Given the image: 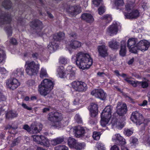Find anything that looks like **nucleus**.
Returning <instances> with one entry per match:
<instances>
[{
	"mask_svg": "<svg viewBox=\"0 0 150 150\" xmlns=\"http://www.w3.org/2000/svg\"><path fill=\"white\" fill-rule=\"evenodd\" d=\"M93 62V59L88 53L80 52L76 55V64L79 68L82 69L89 68Z\"/></svg>",
	"mask_w": 150,
	"mask_h": 150,
	"instance_id": "obj_1",
	"label": "nucleus"
},
{
	"mask_svg": "<svg viewBox=\"0 0 150 150\" xmlns=\"http://www.w3.org/2000/svg\"><path fill=\"white\" fill-rule=\"evenodd\" d=\"M131 119L141 130L145 129V127L147 125L146 122L148 121V120H144L142 114L138 111L133 112L131 116Z\"/></svg>",
	"mask_w": 150,
	"mask_h": 150,
	"instance_id": "obj_2",
	"label": "nucleus"
},
{
	"mask_svg": "<svg viewBox=\"0 0 150 150\" xmlns=\"http://www.w3.org/2000/svg\"><path fill=\"white\" fill-rule=\"evenodd\" d=\"M48 120L52 122V126L56 128H59L62 126L61 121L63 119L61 113L58 112H52L48 114Z\"/></svg>",
	"mask_w": 150,
	"mask_h": 150,
	"instance_id": "obj_3",
	"label": "nucleus"
},
{
	"mask_svg": "<svg viewBox=\"0 0 150 150\" xmlns=\"http://www.w3.org/2000/svg\"><path fill=\"white\" fill-rule=\"evenodd\" d=\"M54 86V83L52 81L48 79H45L39 86V91L40 94L49 93L53 89Z\"/></svg>",
	"mask_w": 150,
	"mask_h": 150,
	"instance_id": "obj_4",
	"label": "nucleus"
},
{
	"mask_svg": "<svg viewBox=\"0 0 150 150\" xmlns=\"http://www.w3.org/2000/svg\"><path fill=\"white\" fill-rule=\"evenodd\" d=\"M64 33L63 32H59L55 34L53 37V41L50 42L47 46L50 52H53L59 47V45L56 42L63 39L64 37Z\"/></svg>",
	"mask_w": 150,
	"mask_h": 150,
	"instance_id": "obj_5",
	"label": "nucleus"
},
{
	"mask_svg": "<svg viewBox=\"0 0 150 150\" xmlns=\"http://www.w3.org/2000/svg\"><path fill=\"white\" fill-rule=\"evenodd\" d=\"M26 64L27 65L26 71L28 74L32 75L37 74L40 68L38 63L36 64L34 61H26Z\"/></svg>",
	"mask_w": 150,
	"mask_h": 150,
	"instance_id": "obj_6",
	"label": "nucleus"
},
{
	"mask_svg": "<svg viewBox=\"0 0 150 150\" xmlns=\"http://www.w3.org/2000/svg\"><path fill=\"white\" fill-rule=\"evenodd\" d=\"M71 85L74 90L78 92H85L88 88L87 84L82 81H74L71 83Z\"/></svg>",
	"mask_w": 150,
	"mask_h": 150,
	"instance_id": "obj_7",
	"label": "nucleus"
},
{
	"mask_svg": "<svg viewBox=\"0 0 150 150\" xmlns=\"http://www.w3.org/2000/svg\"><path fill=\"white\" fill-rule=\"evenodd\" d=\"M68 144L71 148H74L76 149H82L85 146L84 143H79L77 141L71 137H69L68 139Z\"/></svg>",
	"mask_w": 150,
	"mask_h": 150,
	"instance_id": "obj_8",
	"label": "nucleus"
},
{
	"mask_svg": "<svg viewBox=\"0 0 150 150\" xmlns=\"http://www.w3.org/2000/svg\"><path fill=\"white\" fill-rule=\"evenodd\" d=\"M33 141H35L38 144L43 145L44 146L48 147L50 145V143L48 139L46 138L45 136H39V135H33L32 136Z\"/></svg>",
	"mask_w": 150,
	"mask_h": 150,
	"instance_id": "obj_9",
	"label": "nucleus"
},
{
	"mask_svg": "<svg viewBox=\"0 0 150 150\" xmlns=\"http://www.w3.org/2000/svg\"><path fill=\"white\" fill-rule=\"evenodd\" d=\"M138 42L137 38H131L128 40L127 42V46L129 48L130 52L134 53H137V43Z\"/></svg>",
	"mask_w": 150,
	"mask_h": 150,
	"instance_id": "obj_10",
	"label": "nucleus"
},
{
	"mask_svg": "<svg viewBox=\"0 0 150 150\" xmlns=\"http://www.w3.org/2000/svg\"><path fill=\"white\" fill-rule=\"evenodd\" d=\"M124 80L129 84H131L133 86L136 87L137 86H141L142 88H146L149 85L148 80L144 81H133L130 80L129 78L127 77Z\"/></svg>",
	"mask_w": 150,
	"mask_h": 150,
	"instance_id": "obj_11",
	"label": "nucleus"
},
{
	"mask_svg": "<svg viewBox=\"0 0 150 150\" xmlns=\"http://www.w3.org/2000/svg\"><path fill=\"white\" fill-rule=\"evenodd\" d=\"M116 111L117 113L120 115H123L126 114L127 110L126 104L121 102H118L117 104Z\"/></svg>",
	"mask_w": 150,
	"mask_h": 150,
	"instance_id": "obj_12",
	"label": "nucleus"
},
{
	"mask_svg": "<svg viewBox=\"0 0 150 150\" xmlns=\"http://www.w3.org/2000/svg\"><path fill=\"white\" fill-rule=\"evenodd\" d=\"M30 25L33 29L36 30L37 33L40 31L43 27L42 22L38 19L33 20L30 23Z\"/></svg>",
	"mask_w": 150,
	"mask_h": 150,
	"instance_id": "obj_13",
	"label": "nucleus"
},
{
	"mask_svg": "<svg viewBox=\"0 0 150 150\" xmlns=\"http://www.w3.org/2000/svg\"><path fill=\"white\" fill-rule=\"evenodd\" d=\"M97 49L99 55L101 57H105L108 55V47L105 45V43H103L101 45L98 46Z\"/></svg>",
	"mask_w": 150,
	"mask_h": 150,
	"instance_id": "obj_14",
	"label": "nucleus"
},
{
	"mask_svg": "<svg viewBox=\"0 0 150 150\" xmlns=\"http://www.w3.org/2000/svg\"><path fill=\"white\" fill-rule=\"evenodd\" d=\"M20 84L19 82L16 79H11L6 81L7 87L13 90L16 89Z\"/></svg>",
	"mask_w": 150,
	"mask_h": 150,
	"instance_id": "obj_15",
	"label": "nucleus"
},
{
	"mask_svg": "<svg viewBox=\"0 0 150 150\" xmlns=\"http://www.w3.org/2000/svg\"><path fill=\"white\" fill-rule=\"evenodd\" d=\"M112 140L117 144L120 145L121 147L122 145L125 144L126 143L125 139L119 134L114 135L112 137Z\"/></svg>",
	"mask_w": 150,
	"mask_h": 150,
	"instance_id": "obj_16",
	"label": "nucleus"
},
{
	"mask_svg": "<svg viewBox=\"0 0 150 150\" xmlns=\"http://www.w3.org/2000/svg\"><path fill=\"white\" fill-rule=\"evenodd\" d=\"M118 31L117 23L115 22L108 27L106 30V33L109 35L112 36L114 34H116Z\"/></svg>",
	"mask_w": 150,
	"mask_h": 150,
	"instance_id": "obj_17",
	"label": "nucleus"
},
{
	"mask_svg": "<svg viewBox=\"0 0 150 150\" xmlns=\"http://www.w3.org/2000/svg\"><path fill=\"white\" fill-rule=\"evenodd\" d=\"M150 46L149 42L146 40H141L137 43V52L138 49L142 51H145L147 50Z\"/></svg>",
	"mask_w": 150,
	"mask_h": 150,
	"instance_id": "obj_18",
	"label": "nucleus"
},
{
	"mask_svg": "<svg viewBox=\"0 0 150 150\" xmlns=\"http://www.w3.org/2000/svg\"><path fill=\"white\" fill-rule=\"evenodd\" d=\"M112 108L111 106H107L103 110V115L105 116L108 125L109 121L112 116Z\"/></svg>",
	"mask_w": 150,
	"mask_h": 150,
	"instance_id": "obj_19",
	"label": "nucleus"
},
{
	"mask_svg": "<svg viewBox=\"0 0 150 150\" xmlns=\"http://www.w3.org/2000/svg\"><path fill=\"white\" fill-rule=\"evenodd\" d=\"M126 18L127 19H136L140 15V12L137 9L133 10L130 13H124Z\"/></svg>",
	"mask_w": 150,
	"mask_h": 150,
	"instance_id": "obj_20",
	"label": "nucleus"
},
{
	"mask_svg": "<svg viewBox=\"0 0 150 150\" xmlns=\"http://www.w3.org/2000/svg\"><path fill=\"white\" fill-rule=\"evenodd\" d=\"M11 20V18L9 14H5L2 13L0 10V25L7 23H9Z\"/></svg>",
	"mask_w": 150,
	"mask_h": 150,
	"instance_id": "obj_21",
	"label": "nucleus"
},
{
	"mask_svg": "<svg viewBox=\"0 0 150 150\" xmlns=\"http://www.w3.org/2000/svg\"><path fill=\"white\" fill-rule=\"evenodd\" d=\"M90 107L89 109L90 115L92 117H95L98 113V105L95 103H91Z\"/></svg>",
	"mask_w": 150,
	"mask_h": 150,
	"instance_id": "obj_22",
	"label": "nucleus"
},
{
	"mask_svg": "<svg viewBox=\"0 0 150 150\" xmlns=\"http://www.w3.org/2000/svg\"><path fill=\"white\" fill-rule=\"evenodd\" d=\"M67 11L70 15L74 16L78 13H80L81 11V10L79 7L71 6H70L68 9Z\"/></svg>",
	"mask_w": 150,
	"mask_h": 150,
	"instance_id": "obj_23",
	"label": "nucleus"
},
{
	"mask_svg": "<svg viewBox=\"0 0 150 150\" xmlns=\"http://www.w3.org/2000/svg\"><path fill=\"white\" fill-rule=\"evenodd\" d=\"M74 130L75 136L77 137H80V136H83L85 132V130L84 127L81 126H78L75 127Z\"/></svg>",
	"mask_w": 150,
	"mask_h": 150,
	"instance_id": "obj_24",
	"label": "nucleus"
},
{
	"mask_svg": "<svg viewBox=\"0 0 150 150\" xmlns=\"http://www.w3.org/2000/svg\"><path fill=\"white\" fill-rule=\"evenodd\" d=\"M81 17L82 19L85 20L88 23H92L94 20L93 17L90 13H83Z\"/></svg>",
	"mask_w": 150,
	"mask_h": 150,
	"instance_id": "obj_25",
	"label": "nucleus"
},
{
	"mask_svg": "<svg viewBox=\"0 0 150 150\" xmlns=\"http://www.w3.org/2000/svg\"><path fill=\"white\" fill-rule=\"evenodd\" d=\"M81 42L75 40H72L69 42V46L73 49L79 48L81 47Z\"/></svg>",
	"mask_w": 150,
	"mask_h": 150,
	"instance_id": "obj_26",
	"label": "nucleus"
},
{
	"mask_svg": "<svg viewBox=\"0 0 150 150\" xmlns=\"http://www.w3.org/2000/svg\"><path fill=\"white\" fill-rule=\"evenodd\" d=\"M111 123L113 126L116 127L118 129H121L124 126L123 122H120L117 119H112Z\"/></svg>",
	"mask_w": 150,
	"mask_h": 150,
	"instance_id": "obj_27",
	"label": "nucleus"
},
{
	"mask_svg": "<svg viewBox=\"0 0 150 150\" xmlns=\"http://www.w3.org/2000/svg\"><path fill=\"white\" fill-rule=\"evenodd\" d=\"M121 45L120 54L122 56H125L126 54V41L123 40L121 42Z\"/></svg>",
	"mask_w": 150,
	"mask_h": 150,
	"instance_id": "obj_28",
	"label": "nucleus"
},
{
	"mask_svg": "<svg viewBox=\"0 0 150 150\" xmlns=\"http://www.w3.org/2000/svg\"><path fill=\"white\" fill-rule=\"evenodd\" d=\"M39 128L38 129V127L35 124H32L31 126V132H32L33 133H37L40 132L41 130L42 125V124H40L39 125Z\"/></svg>",
	"mask_w": 150,
	"mask_h": 150,
	"instance_id": "obj_29",
	"label": "nucleus"
},
{
	"mask_svg": "<svg viewBox=\"0 0 150 150\" xmlns=\"http://www.w3.org/2000/svg\"><path fill=\"white\" fill-rule=\"evenodd\" d=\"M64 138L63 136L57 137L56 139L52 140L51 142L52 144L55 146V145H57L58 144H60L61 143H62L64 141Z\"/></svg>",
	"mask_w": 150,
	"mask_h": 150,
	"instance_id": "obj_30",
	"label": "nucleus"
},
{
	"mask_svg": "<svg viewBox=\"0 0 150 150\" xmlns=\"http://www.w3.org/2000/svg\"><path fill=\"white\" fill-rule=\"evenodd\" d=\"M57 71L59 76L60 78H64L65 76L66 73L63 66L59 67L57 69Z\"/></svg>",
	"mask_w": 150,
	"mask_h": 150,
	"instance_id": "obj_31",
	"label": "nucleus"
},
{
	"mask_svg": "<svg viewBox=\"0 0 150 150\" xmlns=\"http://www.w3.org/2000/svg\"><path fill=\"white\" fill-rule=\"evenodd\" d=\"M18 114L16 111H9L7 112L6 114L7 118H13L14 117H17Z\"/></svg>",
	"mask_w": 150,
	"mask_h": 150,
	"instance_id": "obj_32",
	"label": "nucleus"
},
{
	"mask_svg": "<svg viewBox=\"0 0 150 150\" xmlns=\"http://www.w3.org/2000/svg\"><path fill=\"white\" fill-rule=\"evenodd\" d=\"M108 45L110 47L113 49H117L119 46L118 42H117L115 40H112L109 42Z\"/></svg>",
	"mask_w": 150,
	"mask_h": 150,
	"instance_id": "obj_33",
	"label": "nucleus"
},
{
	"mask_svg": "<svg viewBox=\"0 0 150 150\" xmlns=\"http://www.w3.org/2000/svg\"><path fill=\"white\" fill-rule=\"evenodd\" d=\"M103 111L101 113V120L100 121V124L103 127H105L106 125H108V121L107 120L105 116H103Z\"/></svg>",
	"mask_w": 150,
	"mask_h": 150,
	"instance_id": "obj_34",
	"label": "nucleus"
},
{
	"mask_svg": "<svg viewBox=\"0 0 150 150\" xmlns=\"http://www.w3.org/2000/svg\"><path fill=\"white\" fill-rule=\"evenodd\" d=\"M48 74L47 72V71L45 68H41L40 73V76L41 78H44V77H47Z\"/></svg>",
	"mask_w": 150,
	"mask_h": 150,
	"instance_id": "obj_35",
	"label": "nucleus"
},
{
	"mask_svg": "<svg viewBox=\"0 0 150 150\" xmlns=\"http://www.w3.org/2000/svg\"><path fill=\"white\" fill-rule=\"evenodd\" d=\"M135 6L134 3L132 2H129L127 3L125 5L126 9L128 11H129L131 10H132Z\"/></svg>",
	"mask_w": 150,
	"mask_h": 150,
	"instance_id": "obj_36",
	"label": "nucleus"
},
{
	"mask_svg": "<svg viewBox=\"0 0 150 150\" xmlns=\"http://www.w3.org/2000/svg\"><path fill=\"white\" fill-rule=\"evenodd\" d=\"M2 5L5 8H11V3L10 0H5L2 3Z\"/></svg>",
	"mask_w": 150,
	"mask_h": 150,
	"instance_id": "obj_37",
	"label": "nucleus"
},
{
	"mask_svg": "<svg viewBox=\"0 0 150 150\" xmlns=\"http://www.w3.org/2000/svg\"><path fill=\"white\" fill-rule=\"evenodd\" d=\"M129 141L132 145H136L138 144L139 142L138 139L133 136L130 138Z\"/></svg>",
	"mask_w": 150,
	"mask_h": 150,
	"instance_id": "obj_38",
	"label": "nucleus"
},
{
	"mask_svg": "<svg viewBox=\"0 0 150 150\" xmlns=\"http://www.w3.org/2000/svg\"><path fill=\"white\" fill-rule=\"evenodd\" d=\"M96 146L98 150H105V148L104 145L102 143H101L100 142H98Z\"/></svg>",
	"mask_w": 150,
	"mask_h": 150,
	"instance_id": "obj_39",
	"label": "nucleus"
},
{
	"mask_svg": "<svg viewBox=\"0 0 150 150\" xmlns=\"http://www.w3.org/2000/svg\"><path fill=\"white\" fill-rule=\"evenodd\" d=\"M101 134L100 132H93V137L95 140H98L99 139Z\"/></svg>",
	"mask_w": 150,
	"mask_h": 150,
	"instance_id": "obj_40",
	"label": "nucleus"
},
{
	"mask_svg": "<svg viewBox=\"0 0 150 150\" xmlns=\"http://www.w3.org/2000/svg\"><path fill=\"white\" fill-rule=\"evenodd\" d=\"M102 18L104 20L106 23H109V22L112 19L111 16H110V15H109V14H106V15H105V16H103Z\"/></svg>",
	"mask_w": 150,
	"mask_h": 150,
	"instance_id": "obj_41",
	"label": "nucleus"
},
{
	"mask_svg": "<svg viewBox=\"0 0 150 150\" xmlns=\"http://www.w3.org/2000/svg\"><path fill=\"white\" fill-rule=\"evenodd\" d=\"M104 92L103 90L101 88H98V89H94L91 92V94H103L104 93Z\"/></svg>",
	"mask_w": 150,
	"mask_h": 150,
	"instance_id": "obj_42",
	"label": "nucleus"
},
{
	"mask_svg": "<svg viewBox=\"0 0 150 150\" xmlns=\"http://www.w3.org/2000/svg\"><path fill=\"white\" fill-rule=\"evenodd\" d=\"M21 139V137H18L16 139H14L13 141L11 144V146L13 147V146H15L16 145L18 144V143L20 142Z\"/></svg>",
	"mask_w": 150,
	"mask_h": 150,
	"instance_id": "obj_43",
	"label": "nucleus"
},
{
	"mask_svg": "<svg viewBox=\"0 0 150 150\" xmlns=\"http://www.w3.org/2000/svg\"><path fill=\"white\" fill-rule=\"evenodd\" d=\"M55 150H68V148L65 145H59L55 147Z\"/></svg>",
	"mask_w": 150,
	"mask_h": 150,
	"instance_id": "obj_44",
	"label": "nucleus"
},
{
	"mask_svg": "<svg viewBox=\"0 0 150 150\" xmlns=\"http://www.w3.org/2000/svg\"><path fill=\"white\" fill-rule=\"evenodd\" d=\"M74 119L78 123H82V120L79 114H76L74 117Z\"/></svg>",
	"mask_w": 150,
	"mask_h": 150,
	"instance_id": "obj_45",
	"label": "nucleus"
},
{
	"mask_svg": "<svg viewBox=\"0 0 150 150\" xmlns=\"http://www.w3.org/2000/svg\"><path fill=\"white\" fill-rule=\"evenodd\" d=\"M5 52L3 50H0V63L5 59Z\"/></svg>",
	"mask_w": 150,
	"mask_h": 150,
	"instance_id": "obj_46",
	"label": "nucleus"
},
{
	"mask_svg": "<svg viewBox=\"0 0 150 150\" xmlns=\"http://www.w3.org/2000/svg\"><path fill=\"white\" fill-rule=\"evenodd\" d=\"M93 95H94L95 97L99 98L102 100L105 99L106 97L105 94H93Z\"/></svg>",
	"mask_w": 150,
	"mask_h": 150,
	"instance_id": "obj_47",
	"label": "nucleus"
},
{
	"mask_svg": "<svg viewBox=\"0 0 150 150\" xmlns=\"http://www.w3.org/2000/svg\"><path fill=\"white\" fill-rule=\"evenodd\" d=\"M133 132L132 130H130V129H125L124 133L125 135L127 136H129L130 135H131L132 134Z\"/></svg>",
	"mask_w": 150,
	"mask_h": 150,
	"instance_id": "obj_48",
	"label": "nucleus"
},
{
	"mask_svg": "<svg viewBox=\"0 0 150 150\" xmlns=\"http://www.w3.org/2000/svg\"><path fill=\"white\" fill-rule=\"evenodd\" d=\"M102 0H93V3L95 6H97L100 4H102Z\"/></svg>",
	"mask_w": 150,
	"mask_h": 150,
	"instance_id": "obj_49",
	"label": "nucleus"
},
{
	"mask_svg": "<svg viewBox=\"0 0 150 150\" xmlns=\"http://www.w3.org/2000/svg\"><path fill=\"white\" fill-rule=\"evenodd\" d=\"M69 79L70 80H74L75 79V73L74 71L71 72L69 74Z\"/></svg>",
	"mask_w": 150,
	"mask_h": 150,
	"instance_id": "obj_50",
	"label": "nucleus"
},
{
	"mask_svg": "<svg viewBox=\"0 0 150 150\" xmlns=\"http://www.w3.org/2000/svg\"><path fill=\"white\" fill-rule=\"evenodd\" d=\"M5 30L6 31L8 36H11L12 33V30L11 27H6L5 28Z\"/></svg>",
	"mask_w": 150,
	"mask_h": 150,
	"instance_id": "obj_51",
	"label": "nucleus"
},
{
	"mask_svg": "<svg viewBox=\"0 0 150 150\" xmlns=\"http://www.w3.org/2000/svg\"><path fill=\"white\" fill-rule=\"evenodd\" d=\"M18 127L17 126H13L12 125H7L5 127V129L7 130V129H16Z\"/></svg>",
	"mask_w": 150,
	"mask_h": 150,
	"instance_id": "obj_52",
	"label": "nucleus"
},
{
	"mask_svg": "<svg viewBox=\"0 0 150 150\" xmlns=\"http://www.w3.org/2000/svg\"><path fill=\"white\" fill-rule=\"evenodd\" d=\"M98 11L99 14H103V13L105 11V7L103 6H100V7L98 8Z\"/></svg>",
	"mask_w": 150,
	"mask_h": 150,
	"instance_id": "obj_53",
	"label": "nucleus"
},
{
	"mask_svg": "<svg viewBox=\"0 0 150 150\" xmlns=\"http://www.w3.org/2000/svg\"><path fill=\"white\" fill-rule=\"evenodd\" d=\"M17 74L18 75H20L21 76L24 75V69H18L17 70Z\"/></svg>",
	"mask_w": 150,
	"mask_h": 150,
	"instance_id": "obj_54",
	"label": "nucleus"
},
{
	"mask_svg": "<svg viewBox=\"0 0 150 150\" xmlns=\"http://www.w3.org/2000/svg\"><path fill=\"white\" fill-rule=\"evenodd\" d=\"M115 4L118 6H122L124 4L123 0H117L115 2Z\"/></svg>",
	"mask_w": 150,
	"mask_h": 150,
	"instance_id": "obj_55",
	"label": "nucleus"
},
{
	"mask_svg": "<svg viewBox=\"0 0 150 150\" xmlns=\"http://www.w3.org/2000/svg\"><path fill=\"white\" fill-rule=\"evenodd\" d=\"M59 62L62 64H67V59L65 57H61L59 59Z\"/></svg>",
	"mask_w": 150,
	"mask_h": 150,
	"instance_id": "obj_56",
	"label": "nucleus"
},
{
	"mask_svg": "<svg viewBox=\"0 0 150 150\" xmlns=\"http://www.w3.org/2000/svg\"><path fill=\"white\" fill-rule=\"evenodd\" d=\"M27 84L29 86H34L35 81L33 80H30L28 81Z\"/></svg>",
	"mask_w": 150,
	"mask_h": 150,
	"instance_id": "obj_57",
	"label": "nucleus"
},
{
	"mask_svg": "<svg viewBox=\"0 0 150 150\" xmlns=\"http://www.w3.org/2000/svg\"><path fill=\"white\" fill-rule=\"evenodd\" d=\"M6 99V97L3 95V94H0V101H4Z\"/></svg>",
	"mask_w": 150,
	"mask_h": 150,
	"instance_id": "obj_58",
	"label": "nucleus"
},
{
	"mask_svg": "<svg viewBox=\"0 0 150 150\" xmlns=\"http://www.w3.org/2000/svg\"><path fill=\"white\" fill-rule=\"evenodd\" d=\"M22 106L23 107V108H25V109H27L28 110H32V108H29L28 107V106H27L26 104H25V103H23L22 104Z\"/></svg>",
	"mask_w": 150,
	"mask_h": 150,
	"instance_id": "obj_59",
	"label": "nucleus"
},
{
	"mask_svg": "<svg viewBox=\"0 0 150 150\" xmlns=\"http://www.w3.org/2000/svg\"><path fill=\"white\" fill-rule=\"evenodd\" d=\"M23 129L27 130V131H31V127L30 128V126L28 125H24L23 127Z\"/></svg>",
	"mask_w": 150,
	"mask_h": 150,
	"instance_id": "obj_60",
	"label": "nucleus"
},
{
	"mask_svg": "<svg viewBox=\"0 0 150 150\" xmlns=\"http://www.w3.org/2000/svg\"><path fill=\"white\" fill-rule=\"evenodd\" d=\"M38 53H36V52H35V53H33L32 54V57L34 59L38 58Z\"/></svg>",
	"mask_w": 150,
	"mask_h": 150,
	"instance_id": "obj_61",
	"label": "nucleus"
},
{
	"mask_svg": "<svg viewBox=\"0 0 150 150\" xmlns=\"http://www.w3.org/2000/svg\"><path fill=\"white\" fill-rule=\"evenodd\" d=\"M144 142L147 146H150V137H148L146 140Z\"/></svg>",
	"mask_w": 150,
	"mask_h": 150,
	"instance_id": "obj_62",
	"label": "nucleus"
},
{
	"mask_svg": "<svg viewBox=\"0 0 150 150\" xmlns=\"http://www.w3.org/2000/svg\"><path fill=\"white\" fill-rule=\"evenodd\" d=\"M111 150H120L119 148L118 147L117 145H115L111 147Z\"/></svg>",
	"mask_w": 150,
	"mask_h": 150,
	"instance_id": "obj_63",
	"label": "nucleus"
},
{
	"mask_svg": "<svg viewBox=\"0 0 150 150\" xmlns=\"http://www.w3.org/2000/svg\"><path fill=\"white\" fill-rule=\"evenodd\" d=\"M10 42L13 44H16L17 41L15 38H12L10 40Z\"/></svg>",
	"mask_w": 150,
	"mask_h": 150,
	"instance_id": "obj_64",
	"label": "nucleus"
}]
</instances>
